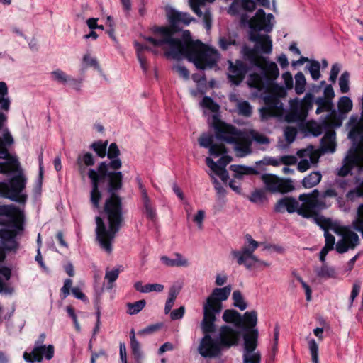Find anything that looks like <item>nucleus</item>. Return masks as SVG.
<instances>
[{"instance_id": "nucleus-1", "label": "nucleus", "mask_w": 363, "mask_h": 363, "mask_svg": "<svg viewBox=\"0 0 363 363\" xmlns=\"http://www.w3.org/2000/svg\"><path fill=\"white\" fill-rule=\"evenodd\" d=\"M107 162H101L96 169H90L88 172L91 183L90 201L93 206L99 208L101 194L99 189V182L108 177V192L111 194L106 199L104 211L108 220V229L106 228L103 220L99 216L96 218V239L101 247L108 252L112 250L111 243L123 223L121 200L116 194V191L122 187L123 174L121 172H108Z\"/></svg>"}, {"instance_id": "nucleus-2", "label": "nucleus", "mask_w": 363, "mask_h": 363, "mask_svg": "<svg viewBox=\"0 0 363 363\" xmlns=\"http://www.w3.org/2000/svg\"><path fill=\"white\" fill-rule=\"evenodd\" d=\"M251 61L260 69L261 73H252L249 76V86L269 94L264 98L265 106L260 109L262 118L267 119L271 116H281L284 106L279 97H284L286 91L294 88L292 74L289 72L282 74L284 87L275 82L279 76V70L275 62L268 60L267 57L255 55H252Z\"/></svg>"}, {"instance_id": "nucleus-3", "label": "nucleus", "mask_w": 363, "mask_h": 363, "mask_svg": "<svg viewBox=\"0 0 363 363\" xmlns=\"http://www.w3.org/2000/svg\"><path fill=\"white\" fill-rule=\"evenodd\" d=\"M154 32L155 38L145 39L155 47L165 49L167 46V56L177 60L185 56L200 69H211L216 66L220 54L216 49L206 46L200 40L188 41L175 38L173 37L174 29L170 27H157Z\"/></svg>"}, {"instance_id": "nucleus-4", "label": "nucleus", "mask_w": 363, "mask_h": 363, "mask_svg": "<svg viewBox=\"0 0 363 363\" xmlns=\"http://www.w3.org/2000/svg\"><path fill=\"white\" fill-rule=\"evenodd\" d=\"M223 319L226 323H233L234 327L221 326L216 338H213L210 333H204L205 335L199 346V352L202 357H218L223 350L238 344L241 337L240 329L242 327L241 315L235 310H225Z\"/></svg>"}, {"instance_id": "nucleus-5", "label": "nucleus", "mask_w": 363, "mask_h": 363, "mask_svg": "<svg viewBox=\"0 0 363 363\" xmlns=\"http://www.w3.org/2000/svg\"><path fill=\"white\" fill-rule=\"evenodd\" d=\"M13 143V139L9 131L4 134L3 138L0 137V159L5 160L4 162H0V173L16 172L18 174L11 179L9 184L0 182V195L11 201L24 203L27 199V195L23 194V191L27 179L20 168L18 159L8 152L7 146Z\"/></svg>"}, {"instance_id": "nucleus-6", "label": "nucleus", "mask_w": 363, "mask_h": 363, "mask_svg": "<svg viewBox=\"0 0 363 363\" xmlns=\"http://www.w3.org/2000/svg\"><path fill=\"white\" fill-rule=\"evenodd\" d=\"M314 102L318 106L315 110L316 114L328 113L322 121L323 125L335 128L342 125L345 116H337V111L334 108L333 102L320 96L314 99L313 94L310 92L306 93L301 100L295 98L289 101L290 112L286 114L285 120L287 122H303L306 118L308 111L313 108Z\"/></svg>"}, {"instance_id": "nucleus-7", "label": "nucleus", "mask_w": 363, "mask_h": 363, "mask_svg": "<svg viewBox=\"0 0 363 363\" xmlns=\"http://www.w3.org/2000/svg\"><path fill=\"white\" fill-rule=\"evenodd\" d=\"M215 135L218 140L233 145L236 156L244 157L252 152V142L258 145H268L269 139L262 133L249 129L243 131L235 127L218 121L214 124Z\"/></svg>"}, {"instance_id": "nucleus-8", "label": "nucleus", "mask_w": 363, "mask_h": 363, "mask_svg": "<svg viewBox=\"0 0 363 363\" xmlns=\"http://www.w3.org/2000/svg\"><path fill=\"white\" fill-rule=\"evenodd\" d=\"M0 216L7 218L0 220V225H6L11 228L0 229L1 244L6 250L15 251L18 248L16 237L23 230V212L13 205H3L0 206Z\"/></svg>"}, {"instance_id": "nucleus-9", "label": "nucleus", "mask_w": 363, "mask_h": 363, "mask_svg": "<svg viewBox=\"0 0 363 363\" xmlns=\"http://www.w3.org/2000/svg\"><path fill=\"white\" fill-rule=\"evenodd\" d=\"M319 196L320 193L317 189L310 194H301L298 199L301 203L292 197H284L277 201L274 210L278 213L286 211L289 213L297 212L305 218H311L313 217L315 210L326 208L325 203L319 200Z\"/></svg>"}, {"instance_id": "nucleus-10", "label": "nucleus", "mask_w": 363, "mask_h": 363, "mask_svg": "<svg viewBox=\"0 0 363 363\" xmlns=\"http://www.w3.org/2000/svg\"><path fill=\"white\" fill-rule=\"evenodd\" d=\"M231 291L230 285L216 288L207 297L203 305V317L201 324L203 333H211L215 330L216 315L221 312L222 302L228 299Z\"/></svg>"}, {"instance_id": "nucleus-11", "label": "nucleus", "mask_w": 363, "mask_h": 363, "mask_svg": "<svg viewBox=\"0 0 363 363\" xmlns=\"http://www.w3.org/2000/svg\"><path fill=\"white\" fill-rule=\"evenodd\" d=\"M245 239L247 245L243 246L240 250H233L230 252L231 257L236 260L238 264L244 265L247 269H251L255 263L269 266L268 263L262 262L254 255V252L259 247V243L248 234L245 235Z\"/></svg>"}, {"instance_id": "nucleus-12", "label": "nucleus", "mask_w": 363, "mask_h": 363, "mask_svg": "<svg viewBox=\"0 0 363 363\" xmlns=\"http://www.w3.org/2000/svg\"><path fill=\"white\" fill-rule=\"evenodd\" d=\"M354 168L363 172V145L350 148L343 159L342 167L337 169V174L345 177Z\"/></svg>"}, {"instance_id": "nucleus-13", "label": "nucleus", "mask_w": 363, "mask_h": 363, "mask_svg": "<svg viewBox=\"0 0 363 363\" xmlns=\"http://www.w3.org/2000/svg\"><path fill=\"white\" fill-rule=\"evenodd\" d=\"M348 138L353 142L351 147L363 145V96L361 98V116L352 115L347 123Z\"/></svg>"}, {"instance_id": "nucleus-14", "label": "nucleus", "mask_w": 363, "mask_h": 363, "mask_svg": "<svg viewBox=\"0 0 363 363\" xmlns=\"http://www.w3.org/2000/svg\"><path fill=\"white\" fill-rule=\"evenodd\" d=\"M330 228L336 234L342 235V238L337 241L335 249L339 253L346 252L349 249H354L359 244V236L356 233L330 225Z\"/></svg>"}, {"instance_id": "nucleus-15", "label": "nucleus", "mask_w": 363, "mask_h": 363, "mask_svg": "<svg viewBox=\"0 0 363 363\" xmlns=\"http://www.w3.org/2000/svg\"><path fill=\"white\" fill-rule=\"evenodd\" d=\"M297 155L301 159L298 163V169L301 172H305L318 163L320 152L319 150L315 149L313 146H308L306 149L298 150Z\"/></svg>"}, {"instance_id": "nucleus-16", "label": "nucleus", "mask_w": 363, "mask_h": 363, "mask_svg": "<svg viewBox=\"0 0 363 363\" xmlns=\"http://www.w3.org/2000/svg\"><path fill=\"white\" fill-rule=\"evenodd\" d=\"M257 336V329L253 330L250 335L245 336L243 363H260V354L255 352Z\"/></svg>"}, {"instance_id": "nucleus-17", "label": "nucleus", "mask_w": 363, "mask_h": 363, "mask_svg": "<svg viewBox=\"0 0 363 363\" xmlns=\"http://www.w3.org/2000/svg\"><path fill=\"white\" fill-rule=\"evenodd\" d=\"M261 178L269 191L286 193L294 189L291 180H284L272 174H264Z\"/></svg>"}, {"instance_id": "nucleus-18", "label": "nucleus", "mask_w": 363, "mask_h": 363, "mask_svg": "<svg viewBox=\"0 0 363 363\" xmlns=\"http://www.w3.org/2000/svg\"><path fill=\"white\" fill-rule=\"evenodd\" d=\"M274 16L271 13L266 16L263 9H259L250 20L249 26L254 31L264 30L270 32L274 27Z\"/></svg>"}, {"instance_id": "nucleus-19", "label": "nucleus", "mask_w": 363, "mask_h": 363, "mask_svg": "<svg viewBox=\"0 0 363 363\" xmlns=\"http://www.w3.org/2000/svg\"><path fill=\"white\" fill-rule=\"evenodd\" d=\"M54 356V347L52 345L46 346L45 345H35L30 352H25L23 359L28 363H34L35 362H41L43 357L47 359H51Z\"/></svg>"}, {"instance_id": "nucleus-20", "label": "nucleus", "mask_w": 363, "mask_h": 363, "mask_svg": "<svg viewBox=\"0 0 363 363\" xmlns=\"http://www.w3.org/2000/svg\"><path fill=\"white\" fill-rule=\"evenodd\" d=\"M215 0H189V4L192 11L201 18H202L206 30L211 27V13L209 9L206 6V2L212 3Z\"/></svg>"}, {"instance_id": "nucleus-21", "label": "nucleus", "mask_w": 363, "mask_h": 363, "mask_svg": "<svg viewBox=\"0 0 363 363\" xmlns=\"http://www.w3.org/2000/svg\"><path fill=\"white\" fill-rule=\"evenodd\" d=\"M249 39L255 43L254 51L264 54H270L272 52V41L269 35L254 33L252 30L250 33Z\"/></svg>"}, {"instance_id": "nucleus-22", "label": "nucleus", "mask_w": 363, "mask_h": 363, "mask_svg": "<svg viewBox=\"0 0 363 363\" xmlns=\"http://www.w3.org/2000/svg\"><path fill=\"white\" fill-rule=\"evenodd\" d=\"M213 136L211 133H203L199 138L200 146L208 148L211 155L218 157L219 155L226 152V148L224 145L213 144Z\"/></svg>"}, {"instance_id": "nucleus-23", "label": "nucleus", "mask_w": 363, "mask_h": 363, "mask_svg": "<svg viewBox=\"0 0 363 363\" xmlns=\"http://www.w3.org/2000/svg\"><path fill=\"white\" fill-rule=\"evenodd\" d=\"M95 163L94 155L90 152L82 153L78 155L76 161V165L82 179H84L86 175L89 176V167L93 166Z\"/></svg>"}, {"instance_id": "nucleus-24", "label": "nucleus", "mask_w": 363, "mask_h": 363, "mask_svg": "<svg viewBox=\"0 0 363 363\" xmlns=\"http://www.w3.org/2000/svg\"><path fill=\"white\" fill-rule=\"evenodd\" d=\"M246 72L247 69L242 62L238 60L235 64L230 62L228 77L233 84H239L244 79Z\"/></svg>"}, {"instance_id": "nucleus-25", "label": "nucleus", "mask_w": 363, "mask_h": 363, "mask_svg": "<svg viewBox=\"0 0 363 363\" xmlns=\"http://www.w3.org/2000/svg\"><path fill=\"white\" fill-rule=\"evenodd\" d=\"M160 260L168 267H187L189 266V259L179 252L174 253L172 258L163 255L160 257Z\"/></svg>"}, {"instance_id": "nucleus-26", "label": "nucleus", "mask_w": 363, "mask_h": 363, "mask_svg": "<svg viewBox=\"0 0 363 363\" xmlns=\"http://www.w3.org/2000/svg\"><path fill=\"white\" fill-rule=\"evenodd\" d=\"M108 158L110 160L109 163H107L108 167L113 170L119 169L122 166V162L120 158V150L117 145L114 143H111L106 152Z\"/></svg>"}, {"instance_id": "nucleus-27", "label": "nucleus", "mask_w": 363, "mask_h": 363, "mask_svg": "<svg viewBox=\"0 0 363 363\" xmlns=\"http://www.w3.org/2000/svg\"><path fill=\"white\" fill-rule=\"evenodd\" d=\"M335 132L328 130L321 140V150L323 152H334L335 150Z\"/></svg>"}, {"instance_id": "nucleus-28", "label": "nucleus", "mask_w": 363, "mask_h": 363, "mask_svg": "<svg viewBox=\"0 0 363 363\" xmlns=\"http://www.w3.org/2000/svg\"><path fill=\"white\" fill-rule=\"evenodd\" d=\"M134 45L136 49L137 57L140 62V67L145 72H146L148 69V64L146 57L144 55V51L149 50L154 54H157V52L155 50L152 49L147 45H142L138 42H135Z\"/></svg>"}, {"instance_id": "nucleus-29", "label": "nucleus", "mask_w": 363, "mask_h": 363, "mask_svg": "<svg viewBox=\"0 0 363 363\" xmlns=\"http://www.w3.org/2000/svg\"><path fill=\"white\" fill-rule=\"evenodd\" d=\"M168 18L169 21L173 24L182 22L186 25H189L191 21H194V18L189 13L175 10H172L168 13Z\"/></svg>"}, {"instance_id": "nucleus-30", "label": "nucleus", "mask_w": 363, "mask_h": 363, "mask_svg": "<svg viewBox=\"0 0 363 363\" xmlns=\"http://www.w3.org/2000/svg\"><path fill=\"white\" fill-rule=\"evenodd\" d=\"M362 196H363V181L359 186L350 190L346 194V198L352 201ZM357 216L359 218L363 219V203L360 204L357 208Z\"/></svg>"}, {"instance_id": "nucleus-31", "label": "nucleus", "mask_w": 363, "mask_h": 363, "mask_svg": "<svg viewBox=\"0 0 363 363\" xmlns=\"http://www.w3.org/2000/svg\"><path fill=\"white\" fill-rule=\"evenodd\" d=\"M231 171L235 173V177L241 179L243 175L257 174L258 172L253 167L244 165H231L230 167Z\"/></svg>"}, {"instance_id": "nucleus-32", "label": "nucleus", "mask_w": 363, "mask_h": 363, "mask_svg": "<svg viewBox=\"0 0 363 363\" xmlns=\"http://www.w3.org/2000/svg\"><path fill=\"white\" fill-rule=\"evenodd\" d=\"M322 179V174L320 172H313L306 176L302 180V185L306 189H311L318 185Z\"/></svg>"}, {"instance_id": "nucleus-33", "label": "nucleus", "mask_w": 363, "mask_h": 363, "mask_svg": "<svg viewBox=\"0 0 363 363\" xmlns=\"http://www.w3.org/2000/svg\"><path fill=\"white\" fill-rule=\"evenodd\" d=\"M315 272L319 278L330 279L336 277V272L335 269L325 264H323L320 267H315Z\"/></svg>"}, {"instance_id": "nucleus-34", "label": "nucleus", "mask_w": 363, "mask_h": 363, "mask_svg": "<svg viewBox=\"0 0 363 363\" xmlns=\"http://www.w3.org/2000/svg\"><path fill=\"white\" fill-rule=\"evenodd\" d=\"M353 104L352 100L347 96H342L338 101V109L337 116H345L346 114L352 111Z\"/></svg>"}, {"instance_id": "nucleus-35", "label": "nucleus", "mask_w": 363, "mask_h": 363, "mask_svg": "<svg viewBox=\"0 0 363 363\" xmlns=\"http://www.w3.org/2000/svg\"><path fill=\"white\" fill-rule=\"evenodd\" d=\"M294 80V91L297 95H301L306 91V79L301 72H298L295 74Z\"/></svg>"}, {"instance_id": "nucleus-36", "label": "nucleus", "mask_w": 363, "mask_h": 363, "mask_svg": "<svg viewBox=\"0 0 363 363\" xmlns=\"http://www.w3.org/2000/svg\"><path fill=\"white\" fill-rule=\"evenodd\" d=\"M313 80L317 81L321 77L320 63L318 60H311L306 66Z\"/></svg>"}, {"instance_id": "nucleus-37", "label": "nucleus", "mask_w": 363, "mask_h": 363, "mask_svg": "<svg viewBox=\"0 0 363 363\" xmlns=\"http://www.w3.org/2000/svg\"><path fill=\"white\" fill-rule=\"evenodd\" d=\"M206 164L211 169V170L218 175L223 181L225 182L228 178V173L225 169L218 168L214 162L211 157L206 158Z\"/></svg>"}, {"instance_id": "nucleus-38", "label": "nucleus", "mask_w": 363, "mask_h": 363, "mask_svg": "<svg viewBox=\"0 0 363 363\" xmlns=\"http://www.w3.org/2000/svg\"><path fill=\"white\" fill-rule=\"evenodd\" d=\"M0 105L1 108L8 111L10 107V99L8 97V88L4 82H0Z\"/></svg>"}, {"instance_id": "nucleus-39", "label": "nucleus", "mask_w": 363, "mask_h": 363, "mask_svg": "<svg viewBox=\"0 0 363 363\" xmlns=\"http://www.w3.org/2000/svg\"><path fill=\"white\" fill-rule=\"evenodd\" d=\"M142 201L144 208V213L147 218L152 220H155L156 218V211L150 197L145 196V198L142 199Z\"/></svg>"}, {"instance_id": "nucleus-40", "label": "nucleus", "mask_w": 363, "mask_h": 363, "mask_svg": "<svg viewBox=\"0 0 363 363\" xmlns=\"http://www.w3.org/2000/svg\"><path fill=\"white\" fill-rule=\"evenodd\" d=\"M123 270L121 266L113 269L112 270H106L105 274V279L108 281V289H111L113 287V282L118 279L120 272Z\"/></svg>"}, {"instance_id": "nucleus-41", "label": "nucleus", "mask_w": 363, "mask_h": 363, "mask_svg": "<svg viewBox=\"0 0 363 363\" xmlns=\"http://www.w3.org/2000/svg\"><path fill=\"white\" fill-rule=\"evenodd\" d=\"M83 62L86 65V66L94 67L95 69L98 71V72L101 77L106 79V77L102 69L99 66L96 58L91 56L89 54H86L83 57Z\"/></svg>"}, {"instance_id": "nucleus-42", "label": "nucleus", "mask_w": 363, "mask_h": 363, "mask_svg": "<svg viewBox=\"0 0 363 363\" xmlns=\"http://www.w3.org/2000/svg\"><path fill=\"white\" fill-rule=\"evenodd\" d=\"M50 76L53 81L61 84H67L70 77L60 69L51 72Z\"/></svg>"}, {"instance_id": "nucleus-43", "label": "nucleus", "mask_w": 363, "mask_h": 363, "mask_svg": "<svg viewBox=\"0 0 363 363\" xmlns=\"http://www.w3.org/2000/svg\"><path fill=\"white\" fill-rule=\"evenodd\" d=\"M107 145L108 141H96L93 143L90 147L97 154L99 157L104 158L106 155Z\"/></svg>"}, {"instance_id": "nucleus-44", "label": "nucleus", "mask_w": 363, "mask_h": 363, "mask_svg": "<svg viewBox=\"0 0 363 363\" xmlns=\"http://www.w3.org/2000/svg\"><path fill=\"white\" fill-rule=\"evenodd\" d=\"M257 322V313L255 311H247L244 313L242 319V325L248 328H253L256 325Z\"/></svg>"}, {"instance_id": "nucleus-45", "label": "nucleus", "mask_w": 363, "mask_h": 363, "mask_svg": "<svg viewBox=\"0 0 363 363\" xmlns=\"http://www.w3.org/2000/svg\"><path fill=\"white\" fill-rule=\"evenodd\" d=\"M146 301L144 299L138 301L135 303H128V313L129 315H135L140 312L145 306Z\"/></svg>"}, {"instance_id": "nucleus-46", "label": "nucleus", "mask_w": 363, "mask_h": 363, "mask_svg": "<svg viewBox=\"0 0 363 363\" xmlns=\"http://www.w3.org/2000/svg\"><path fill=\"white\" fill-rule=\"evenodd\" d=\"M232 298L233 300V306L238 308L241 311H244L247 308V303L241 292L238 290L233 291Z\"/></svg>"}, {"instance_id": "nucleus-47", "label": "nucleus", "mask_w": 363, "mask_h": 363, "mask_svg": "<svg viewBox=\"0 0 363 363\" xmlns=\"http://www.w3.org/2000/svg\"><path fill=\"white\" fill-rule=\"evenodd\" d=\"M350 74L348 72H344L339 78V86L341 93H347L350 90Z\"/></svg>"}, {"instance_id": "nucleus-48", "label": "nucleus", "mask_w": 363, "mask_h": 363, "mask_svg": "<svg viewBox=\"0 0 363 363\" xmlns=\"http://www.w3.org/2000/svg\"><path fill=\"white\" fill-rule=\"evenodd\" d=\"M130 346L133 354L135 359L139 360L143 357V353L140 349V345L139 342L136 340L135 337H130Z\"/></svg>"}, {"instance_id": "nucleus-49", "label": "nucleus", "mask_w": 363, "mask_h": 363, "mask_svg": "<svg viewBox=\"0 0 363 363\" xmlns=\"http://www.w3.org/2000/svg\"><path fill=\"white\" fill-rule=\"evenodd\" d=\"M308 348L313 363H318V345L315 340L308 341Z\"/></svg>"}, {"instance_id": "nucleus-50", "label": "nucleus", "mask_w": 363, "mask_h": 363, "mask_svg": "<svg viewBox=\"0 0 363 363\" xmlns=\"http://www.w3.org/2000/svg\"><path fill=\"white\" fill-rule=\"evenodd\" d=\"M201 105L213 113H216L219 110V106L208 96H205L203 99Z\"/></svg>"}, {"instance_id": "nucleus-51", "label": "nucleus", "mask_w": 363, "mask_h": 363, "mask_svg": "<svg viewBox=\"0 0 363 363\" xmlns=\"http://www.w3.org/2000/svg\"><path fill=\"white\" fill-rule=\"evenodd\" d=\"M238 112L245 116H250L252 113V107L247 101H242L238 104Z\"/></svg>"}, {"instance_id": "nucleus-52", "label": "nucleus", "mask_w": 363, "mask_h": 363, "mask_svg": "<svg viewBox=\"0 0 363 363\" xmlns=\"http://www.w3.org/2000/svg\"><path fill=\"white\" fill-rule=\"evenodd\" d=\"M284 132L285 139L288 143H291L295 140L297 134V130L296 128L288 126L284 129Z\"/></svg>"}, {"instance_id": "nucleus-53", "label": "nucleus", "mask_w": 363, "mask_h": 363, "mask_svg": "<svg viewBox=\"0 0 363 363\" xmlns=\"http://www.w3.org/2000/svg\"><path fill=\"white\" fill-rule=\"evenodd\" d=\"M218 44L220 48L225 50H228L230 45H235L236 42L235 40L233 39L231 37H222L220 38Z\"/></svg>"}, {"instance_id": "nucleus-54", "label": "nucleus", "mask_w": 363, "mask_h": 363, "mask_svg": "<svg viewBox=\"0 0 363 363\" xmlns=\"http://www.w3.org/2000/svg\"><path fill=\"white\" fill-rule=\"evenodd\" d=\"M212 179L213 180V184L215 186V189L217 192V195L219 199H224L226 196L225 189L220 185L218 181L211 174Z\"/></svg>"}, {"instance_id": "nucleus-55", "label": "nucleus", "mask_w": 363, "mask_h": 363, "mask_svg": "<svg viewBox=\"0 0 363 363\" xmlns=\"http://www.w3.org/2000/svg\"><path fill=\"white\" fill-rule=\"evenodd\" d=\"M342 66L340 63H335L332 65L330 72V77L329 80L335 83L336 82L337 77L341 70Z\"/></svg>"}, {"instance_id": "nucleus-56", "label": "nucleus", "mask_w": 363, "mask_h": 363, "mask_svg": "<svg viewBox=\"0 0 363 363\" xmlns=\"http://www.w3.org/2000/svg\"><path fill=\"white\" fill-rule=\"evenodd\" d=\"M361 289V282L359 281H356L352 286V290L350 297V308L352 305L354 300L358 296Z\"/></svg>"}, {"instance_id": "nucleus-57", "label": "nucleus", "mask_w": 363, "mask_h": 363, "mask_svg": "<svg viewBox=\"0 0 363 363\" xmlns=\"http://www.w3.org/2000/svg\"><path fill=\"white\" fill-rule=\"evenodd\" d=\"M205 218V211L199 210L196 214L193 217V221L197 225L199 229L203 228V222Z\"/></svg>"}, {"instance_id": "nucleus-58", "label": "nucleus", "mask_w": 363, "mask_h": 363, "mask_svg": "<svg viewBox=\"0 0 363 363\" xmlns=\"http://www.w3.org/2000/svg\"><path fill=\"white\" fill-rule=\"evenodd\" d=\"M264 199V193L261 190L255 191L251 196L249 197V199L252 203H262Z\"/></svg>"}, {"instance_id": "nucleus-59", "label": "nucleus", "mask_w": 363, "mask_h": 363, "mask_svg": "<svg viewBox=\"0 0 363 363\" xmlns=\"http://www.w3.org/2000/svg\"><path fill=\"white\" fill-rule=\"evenodd\" d=\"M238 4L248 11H252L255 9L254 0H238Z\"/></svg>"}, {"instance_id": "nucleus-60", "label": "nucleus", "mask_w": 363, "mask_h": 363, "mask_svg": "<svg viewBox=\"0 0 363 363\" xmlns=\"http://www.w3.org/2000/svg\"><path fill=\"white\" fill-rule=\"evenodd\" d=\"M324 236L325 240V247L333 250L335 242V237L332 234L329 233L328 230H325Z\"/></svg>"}, {"instance_id": "nucleus-61", "label": "nucleus", "mask_w": 363, "mask_h": 363, "mask_svg": "<svg viewBox=\"0 0 363 363\" xmlns=\"http://www.w3.org/2000/svg\"><path fill=\"white\" fill-rule=\"evenodd\" d=\"M173 69L179 74V75L181 77L184 78L186 80L189 79V72L186 69V67H185L184 66L178 65L174 66Z\"/></svg>"}, {"instance_id": "nucleus-62", "label": "nucleus", "mask_w": 363, "mask_h": 363, "mask_svg": "<svg viewBox=\"0 0 363 363\" xmlns=\"http://www.w3.org/2000/svg\"><path fill=\"white\" fill-rule=\"evenodd\" d=\"M164 285L160 284H146L145 293H150L152 291L161 292L164 290Z\"/></svg>"}, {"instance_id": "nucleus-63", "label": "nucleus", "mask_w": 363, "mask_h": 363, "mask_svg": "<svg viewBox=\"0 0 363 363\" xmlns=\"http://www.w3.org/2000/svg\"><path fill=\"white\" fill-rule=\"evenodd\" d=\"M161 326H162V325L159 324V323L150 325L146 327L145 328L141 330L140 331H139L138 334L139 335H146V334L153 333L154 332L160 329Z\"/></svg>"}, {"instance_id": "nucleus-64", "label": "nucleus", "mask_w": 363, "mask_h": 363, "mask_svg": "<svg viewBox=\"0 0 363 363\" xmlns=\"http://www.w3.org/2000/svg\"><path fill=\"white\" fill-rule=\"evenodd\" d=\"M185 312L184 306H181L177 309L172 311L170 313V318L172 320H179L183 318Z\"/></svg>"}]
</instances>
